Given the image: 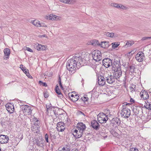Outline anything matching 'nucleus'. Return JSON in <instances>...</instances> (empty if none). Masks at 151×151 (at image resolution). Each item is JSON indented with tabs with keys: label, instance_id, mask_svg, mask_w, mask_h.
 Returning a JSON list of instances; mask_svg holds the SVG:
<instances>
[{
	"label": "nucleus",
	"instance_id": "obj_56",
	"mask_svg": "<svg viewBox=\"0 0 151 151\" xmlns=\"http://www.w3.org/2000/svg\"><path fill=\"white\" fill-rule=\"evenodd\" d=\"M72 93H73V94L74 95H75V94H76V92H72Z\"/></svg>",
	"mask_w": 151,
	"mask_h": 151
},
{
	"label": "nucleus",
	"instance_id": "obj_55",
	"mask_svg": "<svg viewBox=\"0 0 151 151\" xmlns=\"http://www.w3.org/2000/svg\"><path fill=\"white\" fill-rule=\"evenodd\" d=\"M60 81L61 82V78H60V76H59V78H58V82H60Z\"/></svg>",
	"mask_w": 151,
	"mask_h": 151
},
{
	"label": "nucleus",
	"instance_id": "obj_46",
	"mask_svg": "<svg viewBox=\"0 0 151 151\" xmlns=\"http://www.w3.org/2000/svg\"><path fill=\"white\" fill-rule=\"evenodd\" d=\"M47 25L45 24L44 23H40V26H39V27H47Z\"/></svg>",
	"mask_w": 151,
	"mask_h": 151
},
{
	"label": "nucleus",
	"instance_id": "obj_11",
	"mask_svg": "<svg viewBox=\"0 0 151 151\" xmlns=\"http://www.w3.org/2000/svg\"><path fill=\"white\" fill-rule=\"evenodd\" d=\"M40 122L38 120L34 123V125L31 127V129L35 132L37 133L39 131Z\"/></svg>",
	"mask_w": 151,
	"mask_h": 151
},
{
	"label": "nucleus",
	"instance_id": "obj_17",
	"mask_svg": "<svg viewBox=\"0 0 151 151\" xmlns=\"http://www.w3.org/2000/svg\"><path fill=\"white\" fill-rule=\"evenodd\" d=\"M141 97L144 100H146L149 98V96L147 92L144 91L142 90L140 93Z\"/></svg>",
	"mask_w": 151,
	"mask_h": 151
},
{
	"label": "nucleus",
	"instance_id": "obj_4",
	"mask_svg": "<svg viewBox=\"0 0 151 151\" xmlns=\"http://www.w3.org/2000/svg\"><path fill=\"white\" fill-rule=\"evenodd\" d=\"M98 120L100 123L106 122L108 118L107 115L103 113H99L98 115Z\"/></svg>",
	"mask_w": 151,
	"mask_h": 151
},
{
	"label": "nucleus",
	"instance_id": "obj_30",
	"mask_svg": "<svg viewBox=\"0 0 151 151\" xmlns=\"http://www.w3.org/2000/svg\"><path fill=\"white\" fill-rule=\"evenodd\" d=\"M79 98V97L78 95L75 94L73 98H70V99L73 102H76L78 101Z\"/></svg>",
	"mask_w": 151,
	"mask_h": 151
},
{
	"label": "nucleus",
	"instance_id": "obj_21",
	"mask_svg": "<svg viewBox=\"0 0 151 151\" xmlns=\"http://www.w3.org/2000/svg\"><path fill=\"white\" fill-rule=\"evenodd\" d=\"M4 58L5 60H7L9 58L10 54V50L9 49L6 48L4 50Z\"/></svg>",
	"mask_w": 151,
	"mask_h": 151
},
{
	"label": "nucleus",
	"instance_id": "obj_27",
	"mask_svg": "<svg viewBox=\"0 0 151 151\" xmlns=\"http://www.w3.org/2000/svg\"><path fill=\"white\" fill-rule=\"evenodd\" d=\"M88 45H91L93 46H96L97 45H99V44L98 41L96 40H91L90 41Z\"/></svg>",
	"mask_w": 151,
	"mask_h": 151
},
{
	"label": "nucleus",
	"instance_id": "obj_38",
	"mask_svg": "<svg viewBox=\"0 0 151 151\" xmlns=\"http://www.w3.org/2000/svg\"><path fill=\"white\" fill-rule=\"evenodd\" d=\"M54 114L56 117H58V114L57 113V112L56 111V110L55 109H54V110H53L52 111V114Z\"/></svg>",
	"mask_w": 151,
	"mask_h": 151
},
{
	"label": "nucleus",
	"instance_id": "obj_61",
	"mask_svg": "<svg viewBox=\"0 0 151 151\" xmlns=\"http://www.w3.org/2000/svg\"><path fill=\"white\" fill-rule=\"evenodd\" d=\"M115 136H117L118 135V134H117V133H115Z\"/></svg>",
	"mask_w": 151,
	"mask_h": 151
},
{
	"label": "nucleus",
	"instance_id": "obj_31",
	"mask_svg": "<svg viewBox=\"0 0 151 151\" xmlns=\"http://www.w3.org/2000/svg\"><path fill=\"white\" fill-rule=\"evenodd\" d=\"M82 100L85 103L87 102L88 100V98L87 97L86 95H85L83 96L81 98Z\"/></svg>",
	"mask_w": 151,
	"mask_h": 151
},
{
	"label": "nucleus",
	"instance_id": "obj_34",
	"mask_svg": "<svg viewBox=\"0 0 151 151\" xmlns=\"http://www.w3.org/2000/svg\"><path fill=\"white\" fill-rule=\"evenodd\" d=\"M134 43L133 41H129L127 42L126 44V45H127L128 47H130Z\"/></svg>",
	"mask_w": 151,
	"mask_h": 151
},
{
	"label": "nucleus",
	"instance_id": "obj_32",
	"mask_svg": "<svg viewBox=\"0 0 151 151\" xmlns=\"http://www.w3.org/2000/svg\"><path fill=\"white\" fill-rule=\"evenodd\" d=\"M112 48L115 49L119 45V43L118 42H113L111 43Z\"/></svg>",
	"mask_w": 151,
	"mask_h": 151
},
{
	"label": "nucleus",
	"instance_id": "obj_36",
	"mask_svg": "<svg viewBox=\"0 0 151 151\" xmlns=\"http://www.w3.org/2000/svg\"><path fill=\"white\" fill-rule=\"evenodd\" d=\"M20 67L24 73H26L27 71H28L27 69L23 67V65H20Z\"/></svg>",
	"mask_w": 151,
	"mask_h": 151
},
{
	"label": "nucleus",
	"instance_id": "obj_41",
	"mask_svg": "<svg viewBox=\"0 0 151 151\" xmlns=\"http://www.w3.org/2000/svg\"><path fill=\"white\" fill-rule=\"evenodd\" d=\"M129 151H139L138 149L136 148H131L130 149Z\"/></svg>",
	"mask_w": 151,
	"mask_h": 151
},
{
	"label": "nucleus",
	"instance_id": "obj_20",
	"mask_svg": "<svg viewBox=\"0 0 151 151\" xmlns=\"http://www.w3.org/2000/svg\"><path fill=\"white\" fill-rule=\"evenodd\" d=\"M7 111L10 113H12L14 111V107L13 105L9 104H7L5 105Z\"/></svg>",
	"mask_w": 151,
	"mask_h": 151
},
{
	"label": "nucleus",
	"instance_id": "obj_33",
	"mask_svg": "<svg viewBox=\"0 0 151 151\" xmlns=\"http://www.w3.org/2000/svg\"><path fill=\"white\" fill-rule=\"evenodd\" d=\"M118 8L123 10H126L127 9V7L120 4H119Z\"/></svg>",
	"mask_w": 151,
	"mask_h": 151
},
{
	"label": "nucleus",
	"instance_id": "obj_59",
	"mask_svg": "<svg viewBox=\"0 0 151 151\" xmlns=\"http://www.w3.org/2000/svg\"><path fill=\"white\" fill-rule=\"evenodd\" d=\"M23 135H22L21 137V139L23 138Z\"/></svg>",
	"mask_w": 151,
	"mask_h": 151
},
{
	"label": "nucleus",
	"instance_id": "obj_25",
	"mask_svg": "<svg viewBox=\"0 0 151 151\" xmlns=\"http://www.w3.org/2000/svg\"><path fill=\"white\" fill-rule=\"evenodd\" d=\"M55 90L56 93L58 95V97L60 98H62L63 97V95L60 92V90L59 89L58 86V85H57L56 86Z\"/></svg>",
	"mask_w": 151,
	"mask_h": 151
},
{
	"label": "nucleus",
	"instance_id": "obj_57",
	"mask_svg": "<svg viewBox=\"0 0 151 151\" xmlns=\"http://www.w3.org/2000/svg\"><path fill=\"white\" fill-rule=\"evenodd\" d=\"M132 52H133V51H131V52H129L128 53H129V54H130V53H132Z\"/></svg>",
	"mask_w": 151,
	"mask_h": 151
},
{
	"label": "nucleus",
	"instance_id": "obj_5",
	"mask_svg": "<svg viewBox=\"0 0 151 151\" xmlns=\"http://www.w3.org/2000/svg\"><path fill=\"white\" fill-rule=\"evenodd\" d=\"M104 75L105 80L108 83L112 84L115 82V79L114 76L111 74L106 73Z\"/></svg>",
	"mask_w": 151,
	"mask_h": 151
},
{
	"label": "nucleus",
	"instance_id": "obj_3",
	"mask_svg": "<svg viewBox=\"0 0 151 151\" xmlns=\"http://www.w3.org/2000/svg\"><path fill=\"white\" fill-rule=\"evenodd\" d=\"M123 107H124V106ZM121 116L125 118H127L130 115V110L127 108L124 107L121 111Z\"/></svg>",
	"mask_w": 151,
	"mask_h": 151
},
{
	"label": "nucleus",
	"instance_id": "obj_60",
	"mask_svg": "<svg viewBox=\"0 0 151 151\" xmlns=\"http://www.w3.org/2000/svg\"><path fill=\"white\" fill-rule=\"evenodd\" d=\"M13 82H10L9 83V84H11V83H12Z\"/></svg>",
	"mask_w": 151,
	"mask_h": 151
},
{
	"label": "nucleus",
	"instance_id": "obj_35",
	"mask_svg": "<svg viewBox=\"0 0 151 151\" xmlns=\"http://www.w3.org/2000/svg\"><path fill=\"white\" fill-rule=\"evenodd\" d=\"M129 71L131 73L134 72V65L130 66L129 67Z\"/></svg>",
	"mask_w": 151,
	"mask_h": 151
},
{
	"label": "nucleus",
	"instance_id": "obj_37",
	"mask_svg": "<svg viewBox=\"0 0 151 151\" xmlns=\"http://www.w3.org/2000/svg\"><path fill=\"white\" fill-rule=\"evenodd\" d=\"M110 5L111 6L118 8L119 6V4L114 3H111L110 4Z\"/></svg>",
	"mask_w": 151,
	"mask_h": 151
},
{
	"label": "nucleus",
	"instance_id": "obj_58",
	"mask_svg": "<svg viewBox=\"0 0 151 151\" xmlns=\"http://www.w3.org/2000/svg\"><path fill=\"white\" fill-rule=\"evenodd\" d=\"M53 121L54 122H56L57 121H56V119H54Z\"/></svg>",
	"mask_w": 151,
	"mask_h": 151
},
{
	"label": "nucleus",
	"instance_id": "obj_48",
	"mask_svg": "<svg viewBox=\"0 0 151 151\" xmlns=\"http://www.w3.org/2000/svg\"><path fill=\"white\" fill-rule=\"evenodd\" d=\"M59 85L60 86L62 90H63V86L62 85L61 82L60 81V82H59Z\"/></svg>",
	"mask_w": 151,
	"mask_h": 151
},
{
	"label": "nucleus",
	"instance_id": "obj_22",
	"mask_svg": "<svg viewBox=\"0 0 151 151\" xmlns=\"http://www.w3.org/2000/svg\"><path fill=\"white\" fill-rule=\"evenodd\" d=\"M104 35L111 38H116L118 36V34L116 33H110L108 32H105Z\"/></svg>",
	"mask_w": 151,
	"mask_h": 151
},
{
	"label": "nucleus",
	"instance_id": "obj_18",
	"mask_svg": "<svg viewBox=\"0 0 151 151\" xmlns=\"http://www.w3.org/2000/svg\"><path fill=\"white\" fill-rule=\"evenodd\" d=\"M35 46V48L38 50H46L47 49L46 46L43 45L38 44H36Z\"/></svg>",
	"mask_w": 151,
	"mask_h": 151
},
{
	"label": "nucleus",
	"instance_id": "obj_7",
	"mask_svg": "<svg viewBox=\"0 0 151 151\" xmlns=\"http://www.w3.org/2000/svg\"><path fill=\"white\" fill-rule=\"evenodd\" d=\"M45 18L48 20H60L61 19V17H60L52 14L46 16L45 17Z\"/></svg>",
	"mask_w": 151,
	"mask_h": 151
},
{
	"label": "nucleus",
	"instance_id": "obj_54",
	"mask_svg": "<svg viewBox=\"0 0 151 151\" xmlns=\"http://www.w3.org/2000/svg\"><path fill=\"white\" fill-rule=\"evenodd\" d=\"M39 83L40 85H42V84L43 83V82H42L41 81H40L39 82Z\"/></svg>",
	"mask_w": 151,
	"mask_h": 151
},
{
	"label": "nucleus",
	"instance_id": "obj_44",
	"mask_svg": "<svg viewBox=\"0 0 151 151\" xmlns=\"http://www.w3.org/2000/svg\"><path fill=\"white\" fill-rule=\"evenodd\" d=\"M116 120L117 121L116 122V123L118 125H120V120L118 118H116Z\"/></svg>",
	"mask_w": 151,
	"mask_h": 151
},
{
	"label": "nucleus",
	"instance_id": "obj_24",
	"mask_svg": "<svg viewBox=\"0 0 151 151\" xmlns=\"http://www.w3.org/2000/svg\"><path fill=\"white\" fill-rule=\"evenodd\" d=\"M110 45L109 42L107 41L102 42H101V44H99V46H100L104 48H108Z\"/></svg>",
	"mask_w": 151,
	"mask_h": 151
},
{
	"label": "nucleus",
	"instance_id": "obj_6",
	"mask_svg": "<svg viewBox=\"0 0 151 151\" xmlns=\"http://www.w3.org/2000/svg\"><path fill=\"white\" fill-rule=\"evenodd\" d=\"M114 71L113 73V76L115 79L117 80L118 81H121V77L122 76V72L119 69L116 70H113Z\"/></svg>",
	"mask_w": 151,
	"mask_h": 151
},
{
	"label": "nucleus",
	"instance_id": "obj_43",
	"mask_svg": "<svg viewBox=\"0 0 151 151\" xmlns=\"http://www.w3.org/2000/svg\"><path fill=\"white\" fill-rule=\"evenodd\" d=\"M151 39V37H143L142 38V40H146L149 39Z\"/></svg>",
	"mask_w": 151,
	"mask_h": 151
},
{
	"label": "nucleus",
	"instance_id": "obj_53",
	"mask_svg": "<svg viewBox=\"0 0 151 151\" xmlns=\"http://www.w3.org/2000/svg\"><path fill=\"white\" fill-rule=\"evenodd\" d=\"M79 114H82L84 116H85V115L81 111H80L79 112Z\"/></svg>",
	"mask_w": 151,
	"mask_h": 151
},
{
	"label": "nucleus",
	"instance_id": "obj_9",
	"mask_svg": "<svg viewBox=\"0 0 151 151\" xmlns=\"http://www.w3.org/2000/svg\"><path fill=\"white\" fill-rule=\"evenodd\" d=\"M145 58L144 53L141 52H139L135 55L136 60L139 62L142 61Z\"/></svg>",
	"mask_w": 151,
	"mask_h": 151
},
{
	"label": "nucleus",
	"instance_id": "obj_47",
	"mask_svg": "<svg viewBox=\"0 0 151 151\" xmlns=\"http://www.w3.org/2000/svg\"><path fill=\"white\" fill-rule=\"evenodd\" d=\"M74 95H75L71 93H69V96L70 97V98H73L74 96Z\"/></svg>",
	"mask_w": 151,
	"mask_h": 151
},
{
	"label": "nucleus",
	"instance_id": "obj_26",
	"mask_svg": "<svg viewBox=\"0 0 151 151\" xmlns=\"http://www.w3.org/2000/svg\"><path fill=\"white\" fill-rule=\"evenodd\" d=\"M51 105L50 104L49 105H46V108L48 112L52 114V110L55 109V108L54 106H51Z\"/></svg>",
	"mask_w": 151,
	"mask_h": 151
},
{
	"label": "nucleus",
	"instance_id": "obj_16",
	"mask_svg": "<svg viewBox=\"0 0 151 151\" xmlns=\"http://www.w3.org/2000/svg\"><path fill=\"white\" fill-rule=\"evenodd\" d=\"M106 81L104 75V76H100L98 78V83L101 86H103L105 84Z\"/></svg>",
	"mask_w": 151,
	"mask_h": 151
},
{
	"label": "nucleus",
	"instance_id": "obj_13",
	"mask_svg": "<svg viewBox=\"0 0 151 151\" xmlns=\"http://www.w3.org/2000/svg\"><path fill=\"white\" fill-rule=\"evenodd\" d=\"M9 140V138L8 136L4 135H0V143L1 144L6 143Z\"/></svg>",
	"mask_w": 151,
	"mask_h": 151
},
{
	"label": "nucleus",
	"instance_id": "obj_14",
	"mask_svg": "<svg viewBox=\"0 0 151 151\" xmlns=\"http://www.w3.org/2000/svg\"><path fill=\"white\" fill-rule=\"evenodd\" d=\"M77 126L74 128L77 129L78 130H79L83 132L86 129V126L82 122L78 123L77 124Z\"/></svg>",
	"mask_w": 151,
	"mask_h": 151
},
{
	"label": "nucleus",
	"instance_id": "obj_63",
	"mask_svg": "<svg viewBox=\"0 0 151 151\" xmlns=\"http://www.w3.org/2000/svg\"><path fill=\"white\" fill-rule=\"evenodd\" d=\"M75 151H78V150H75Z\"/></svg>",
	"mask_w": 151,
	"mask_h": 151
},
{
	"label": "nucleus",
	"instance_id": "obj_40",
	"mask_svg": "<svg viewBox=\"0 0 151 151\" xmlns=\"http://www.w3.org/2000/svg\"><path fill=\"white\" fill-rule=\"evenodd\" d=\"M30 121L31 122H35L38 121V120L36 118L34 117L31 119Z\"/></svg>",
	"mask_w": 151,
	"mask_h": 151
},
{
	"label": "nucleus",
	"instance_id": "obj_51",
	"mask_svg": "<svg viewBox=\"0 0 151 151\" xmlns=\"http://www.w3.org/2000/svg\"><path fill=\"white\" fill-rule=\"evenodd\" d=\"M42 86H47L46 83H43L42 84Z\"/></svg>",
	"mask_w": 151,
	"mask_h": 151
},
{
	"label": "nucleus",
	"instance_id": "obj_15",
	"mask_svg": "<svg viewBox=\"0 0 151 151\" xmlns=\"http://www.w3.org/2000/svg\"><path fill=\"white\" fill-rule=\"evenodd\" d=\"M65 124L62 122H59L57 124V129L58 131L63 132L65 129Z\"/></svg>",
	"mask_w": 151,
	"mask_h": 151
},
{
	"label": "nucleus",
	"instance_id": "obj_12",
	"mask_svg": "<svg viewBox=\"0 0 151 151\" xmlns=\"http://www.w3.org/2000/svg\"><path fill=\"white\" fill-rule=\"evenodd\" d=\"M22 109L23 112L26 114H30L32 113V110L31 107L28 105L23 106Z\"/></svg>",
	"mask_w": 151,
	"mask_h": 151
},
{
	"label": "nucleus",
	"instance_id": "obj_50",
	"mask_svg": "<svg viewBox=\"0 0 151 151\" xmlns=\"http://www.w3.org/2000/svg\"><path fill=\"white\" fill-rule=\"evenodd\" d=\"M130 89L131 92H133L134 91H135L134 88L133 87H131Z\"/></svg>",
	"mask_w": 151,
	"mask_h": 151
},
{
	"label": "nucleus",
	"instance_id": "obj_8",
	"mask_svg": "<svg viewBox=\"0 0 151 151\" xmlns=\"http://www.w3.org/2000/svg\"><path fill=\"white\" fill-rule=\"evenodd\" d=\"M73 134L76 138H80L82 135L83 132L78 130L77 129L74 128L72 130Z\"/></svg>",
	"mask_w": 151,
	"mask_h": 151
},
{
	"label": "nucleus",
	"instance_id": "obj_28",
	"mask_svg": "<svg viewBox=\"0 0 151 151\" xmlns=\"http://www.w3.org/2000/svg\"><path fill=\"white\" fill-rule=\"evenodd\" d=\"M31 23L36 27H39L40 26V22L37 20H35L32 21Z\"/></svg>",
	"mask_w": 151,
	"mask_h": 151
},
{
	"label": "nucleus",
	"instance_id": "obj_52",
	"mask_svg": "<svg viewBox=\"0 0 151 151\" xmlns=\"http://www.w3.org/2000/svg\"><path fill=\"white\" fill-rule=\"evenodd\" d=\"M63 151H68V150L66 149L65 148L63 147L62 149Z\"/></svg>",
	"mask_w": 151,
	"mask_h": 151
},
{
	"label": "nucleus",
	"instance_id": "obj_19",
	"mask_svg": "<svg viewBox=\"0 0 151 151\" xmlns=\"http://www.w3.org/2000/svg\"><path fill=\"white\" fill-rule=\"evenodd\" d=\"M91 126L93 128L96 130L99 129L100 125L98 122L95 120H93L91 123Z\"/></svg>",
	"mask_w": 151,
	"mask_h": 151
},
{
	"label": "nucleus",
	"instance_id": "obj_45",
	"mask_svg": "<svg viewBox=\"0 0 151 151\" xmlns=\"http://www.w3.org/2000/svg\"><path fill=\"white\" fill-rule=\"evenodd\" d=\"M26 50H27L29 52H33V50L32 49H31V48H30L29 47H27L26 48Z\"/></svg>",
	"mask_w": 151,
	"mask_h": 151
},
{
	"label": "nucleus",
	"instance_id": "obj_39",
	"mask_svg": "<svg viewBox=\"0 0 151 151\" xmlns=\"http://www.w3.org/2000/svg\"><path fill=\"white\" fill-rule=\"evenodd\" d=\"M45 139L46 141L47 142H49L48 135L47 134H45Z\"/></svg>",
	"mask_w": 151,
	"mask_h": 151
},
{
	"label": "nucleus",
	"instance_id": "obj_42",
	"mask_svg": "<svg viewBox=\"0 0 151 151\" xmlns=\"http://www.w3.org/2000/svg\"><path fill=\"white\" fill-rule=\"evenodd\" d=\"M25 73L26 74V76H27L29 78H32V76L30 75L29 73L28 72V71H27V72Z\"/></svg>",
	"mask_w": 151,
	"mask_h": 151
},
{
	"label": "nucleus",
	"instance_id": "obj_49",
	"mask_svg": "<svg viewBox=\"0 0 151 151\" xmlns=\"http://www.w3.org/2000/svg\"><path fill=\"white\" fill-rule=\"evenodd\" d=\"M44 96L45 98H47L48 97V94L47 93H44Z\"/></svg>",
	"mask_w": 151,
	"mask_h": 151
},
{
	"label": "nucleus",
	"instance_id": "obj_23",
	"mask_svg": "<svg viewBox=\"0 0 151 151\" xmlns=\"http://www.w3.org/2000/svg\"><path fill=\"white\" fill-rule=\"evenodd\" d=\"M119 62L118 61H115L114 62L113 64H112V70H116V69H120L119 68Z\"/></svg>",
	"mask_w": 151,
	"mask_h": 151
},
{
	"label": "nucleus",
	"instance_id": "obj_1",
	"mask_svg": "<svg viewBox=\"0 0 151 151\" xmlns=\"http://www.w3.org/2000/svg\"><path fill=\"white\" fill-rule=\"evenodd\" d=\"M85 59L82 58L80 53L75 54L72 58L69 59L67 62L66 68L71 73H74L77 65L83 66L84 65Z\"/></svg>",
	"mask_w": 151,
	"mask_h": 151
},
{
	"label": "nucleus",
	"instance_id": "obj_62",
	"mask_svg": "<svg viewBox=\"0 0 151 151\" xmlns=\"http://www.w3.org/2000/svg\"><path fill=\"white\" fill-rule=\"evenodd\" d=\"M0 151H1V148H0Z\"/></svg>",
	"mask_w": 151,
	"mask_h": 151
},
{
	"label": "nucleus",
	"instance_id": "obj_10",
	"mask_svg": "<svg viewBox=\"0 0 151 151\" xmlns=\"http://www.w3.org/2000/svg\"><path fill=\"white\" fill-rule=\"evenodd\" d=\"M102 63L105 67L108 68L112 65V62L111 60L109 58H106L103 59Z\"/></svg>",
	"mask_w": 151,
	"mask_h": 151
},
{
	"label": "nucleus",
	"instance_id": "obj_29",
	"mask_svg": "<svg viewBox=\"0 0 151 151\" xmlns=\"http://www.w3.org/2000/svg\"><path fill=\"white\" fill-rule=\"evenodd\" d=\"M145 104L144 105L145 107L148 110H151V102L145 101Z\"/></svg>",
	"mask_w": 151,
	"mask_h": 151
},
{
	"label": "nucleus",
	"instance_id": "obj_2",
	"mask_svg": "<svg viewBox=\"0 0 151 151\" xmlns=\"http://www.w3.org/2000/svg\"><path fill=\"white\" fill-rule=\"evenodd\" d=\"M92 54L93 59L96 61H99L102 59L101 52L99 50H94L92 52Z\"/></svg>",
	"mask_w": 151,
	"mask_h": 151
}]
</instances>
